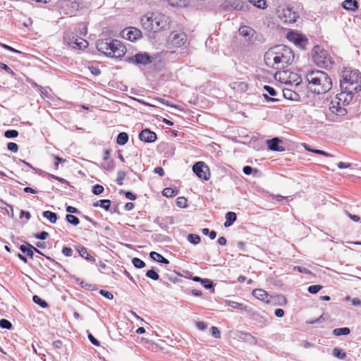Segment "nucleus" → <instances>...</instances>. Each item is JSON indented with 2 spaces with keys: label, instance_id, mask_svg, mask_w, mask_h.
<instances>
[{
  "label": "nucleus",
  "instance_id": "nucleus-56",
  "mask_svg": "<svg viewBox=\"0 0 361 361\" xmlns=\"http://www.w3.org/2000/svg\"><path fill=\"white\" fill-rule=\"evenodd\" d=\"M49 233L46 231H42L39 233L37 234L35 237L40 240H45L48 238Z\"/></svg>",
  "mask_w": 361,
  "mask_h": 361
},
{
  "label": "nucleus",
  "instance_id": "nucleus-9",
  "mask_svg": "<svg viewBox=\"0 0 361 361\" xmlns=\"http://www.w3.org/2000/svg\"><path fill=\"white\" fill-rule=\"evenodd\" d=\"M126 61L132 64L137 66H146L152 62V59L147 52H140L134 56H128Z\"/></svg>",
  "mask_w": 361,
  "mask_h": 361
},
{
  "label": "nucleus",
  "instance_id": "nucleus-26",
  "mask_svg": "<svg viewBox=\"0 0 361 361\" xmlns=\"http://www.w3.org/2000/svg\"><path fill=\"white\" fill-rule=\"evenodd\" d=\"M236 214L235 212H229L226 214L225 227L231 226L236 220Z\"/></svg>",
  "mask_w": 361,
  "mask_h": 361
},
{
  "label": "nucleus",
  "instance_id": "nucleus-27",
  "mask_svg": "<svg viewBox=\"0 0 361 361\" xmlns=\"http://www.w3.org/2000/svg\"><path fill=\"white\" fill-rule=\"evenodd\" d=\"M252 319L258 323L264 324L267 323V319L259 312H254L251 310V312H249Z\"/></svg>",
  "mask_w": 361,
  "mask_h": 361
},
{
  "label": "nucleus",
  "instance_id": "nucleus-11",
  "mask_svg": "<svg viewBox=\"0 0 361 361\" xmlns=\"http://www.w3.org/2000/svg\"><path fill=\"white\" fill-rule=\"evenodd\" d=\"M192 171L200 178L204 179L205 180L209 179V169L204 162H197L195 164H194Z\"/></svg>",
  "mask_w": 361,
  "mask_h": 361
},
{
  "label": "nucleus",
  "instance_id": "nucleus-53",
  "mask_svg": "<svg viewBox=\"0 0 361 361\" xmlns=\"http://www.w3.org/2000/svg\"><path fill=\"white\" fill-rule=\"evenodd\" d=\"M99 293L102 295H103L104 297H105L106 298L109 299V300H111L114 298V295H113V294L111 292H109V291L105 290H101L99 291Z\"/></svg>",
  "mask_w": 361,
  "mask_h": 361
},
{
  "label": "nucleus",
  "instance_id": "nucleus-17",
  "mask_svg": "<svg viewBox=\"0 0 361 361\" xmlns=\"http://www.w3.org/2000/svg\"><path fill=\"white\" fill-rule=\"evenodd\" d=\"M187 37L186 35L183 32L175 33L173 35L171 38V42L177 46L180 47L183 45L186 41Z\"/></svg>",
  "mask_w": 361,
  "mask_h": 361
},
{
  "label": "nucleus",
  "instance_id": "nucleus-32",
  "mask_svg": "<svg viewBox=\"0 0 361 361\" xmlns=\"http://www.w3.org/2000/svg\"><path fill=\"white\" fill-rule=\"evenodd\" d=\"M43 216L47 219L51 223L54 224L57 220V216L54 212L45 211L42 214Z\"/></svg>",
  "mask_w": 361,
  "mask_h": 361
},
{
  "label": "nucleus",
  "instance_id": "nucleus-3",
  "mask_svg": "<svg viewBox=\"0 0 361 361\" xmlns=\"http://www.w3.org/2000/svg\"><path fill=\"white\" fill-rule=\"evenodd\" d=\"M308 87L314 93L324 94L332 87V81L326 73L319 70H313L306 75Z\"/></svg>",
  "mask_w": 361,
  "mask_h": 361
},
{
  "label": "nucleus",
  "instance_id": "nucleus-1",
  "mask_svg": "<svg viewBox=\"0 0 361 361\" xmlns=\"http://www.w3.org/2000/svg\"><path fill=\"white\" fill-rule=\"evenodd\" d=\"M295 56L290 48L279 44L270 48L264 54L266 65L271 68L280 70L291 64Z\"/></svg>",
  "mask_w": 361,
  "mask_h": 361
},
{
  "label": "nucleus",
  "instance_id": "nucleus-19",
  "mask_svg": "<svg viewBox=\"0 0 361 361\" xmlns=\"http://www.w3.org/2000/svg\"><path fill=\"white\" fill-rule=\"evenodd\" d=\"M239 33L243 37L250 39L255 35V30L247 25H243L239 28Z\"/></svg>",
  "mask_w": 361,
  "mask_h": 361
},
{
  "label": "nucleus",
  "instance_id": "nucleus-37",
  "mask_svg": "<svg viewBox=\"0 0 361 361\" xmlns=\"http://www.w3.org/2000/svg\"><path fill=\"white\" fill-rule=\"evenodd\" d=\"M188 240L192 244L197 245L200 242V237L197 234L191 233L188 235Z\"/></svg>",
  "mask_w": 361,
  "mask_h": 361
},
{
  "label": "nucleus",
  "instance_id": "nucleus-59",
  "mask_svg": "<svg viewBox=\"0 0 361 361\" xmlns=\"http://www.w3.org/2000/svg\"><path fill=\"white\" fill-rule=\"evenodd\" d=\"M345 214L350 219H352L353 221H355V222H357L360 221V218L359 216L357 215H355V214H351L350 213H349L348 212L345 211Z\"/></svg>",
  "mask_w": 361,
  "mask_h": 361
},
{
  "label": "nucleus",
  "instance_id": "nucleus-48",
  "mask_svg": "<svg viewBox=\"0 0 361 361\" xmlns=\"http://www.w3.org/2000/svg\"><path fill=\"white\" fill-rule=\"evenodd\" d=\"M125 177H126V173L124 171H118V176H117V179H116V183H118V185H123V180H124Z\"/></svg>",
  "mask_w": 361,
  "mask_h": 361
},
{
  "label": "nucleus",
  "instance_id": "nucleus-31",
  "mask_svg": "<svg viewBox=\"0 0 361 361\" xmlns=\"http://www.w3.org/2000/svg\"><path fill=\"white\" fill-rule=\"evenodd\" d=\"M128 140V135L126 133H120L116 138V142L119 145H124Z\"/></svg>",
  "mask_w": 361,
  "mask_h": 361
},
{
  "label": "nucleus",
  "instance_id": "nucleus-60",
  "mask_svg": "<svg viewBox=\"0 0 361 361\" xmlns=\"http://www.w3.org/2000/svg\"><path fill=\"white\" fill-rule=\"evenodd\" d=\"M196 326L201 331L205 330L207 327V324L204 322H197L196 323Z\"/></svg>",
  "mask_w": 361,
  "mask_h": 361
},
{
  "label": "nucleus",
  "instance_id": "nucleus-45",
  "mask_svg": "<svg viewBox=\"0 0 361 361\" xmlns=\"http://www.w3.org/2000/svg\"><path fill=\"white\" fill-rule=\"evenodd\" d=\"M0 326L2 329H11L12 328V324L8 320L2 319L0 320Z\"/></svg>",
  "mask_w": 361,
  "mask_h": 361
},
{
  "label": "nucleus",
  "instance_id": "nucleus-18",
  "mask_svg": "<svg viewBox=\"0 0 361 361\" xmlns=\"http://www.w3.org/2000/svg\"><path fill=\"white\" fill-rule=\"evenodd\" d=\"M252 295L257 299L263 302H269V295L267 291L263 289L256 288L252 290Z\"/></svg>",
  "mask_w": 361,
  "mask_h": 361
},
{
  "label": "nucleus",
  "instance_id": "nucleus-49",
  "mask_svg": "<svg viewBox=\"0 0 361 361\" xmlns=\"http://www.w3.org/2000/svg\"><path fill=\"white\" fill-rule=\"evenodd\" d=\"M306 149L310 151V152H312L314 154H321V155H323V156H325V157H331V154L324 152V151H322V150H320V149H312L309 147H306Z\"/></svg>",
  "mask_w": 361,
  "mask_h": 361
},
{
  "label": "nucleus",
  "instance_id": "nucleus-14",
  "mask_svg": "<svg viewBox=\"0 0 361 361\" xmlns=\"http://www.w3.org/2000/svg\"><path fill=\"white\" fill-rule=\"evenodd\" d=\"M283 143V141L279 137H274L271 140H267V145L268 148L271 151L275 152H283L285 151V147L281 144Z\"/></svg>",
  "mask_w": 361,
  "mask_h": 361
},
{
  "label": "nucleus",
  "instance_id": "nucleus-43",
  "mask_svg": "<svg viewBox=\"0 0 361 361\" xmlns=\"http://www.w3.org/2000/svg\"><path fill=\"white\" fill-rule=\"evenodd\" d=\"M176 205L181 208H185L187 206V200L184 197H179L176 199Z\"/></svg>",
  "mask_w": 361,
  "mask_h": 361
},
{
  "label": "nucleus",
  "instance_id": "nucleus-58",
  "mask_svg": "<svg viewBox=\"0 0 361 361\" xmlns=\"http://www.w3.org/2000/svg\"><path fill=\"white\" fill-rule=\"evenodd\" d=\"M201 282L207 289H209L212 287V282L209 279L201 280Z\"/></svg>",
  "mask_w": 361,
  "mask_h": 361
},
{
  "label": "nucleus",
  "instance_id": "nucleus-2",
  "mask_svg": "<svg viewBox=\"0 0 361 361\" xmlns=\"http://www.w3.org/2000/svg\"><path fill=\"white\" fill-rule=\"evenodd\" d=\"M341 92L343 100H353L361 91V73L351 68H343L339 75Z\"/></svg>",
  "mask_w": 361,
  "mask_h": 361
},
{
  "label": "nucleus",
  "instance_id": "nucleus-62",
  "mask_svg": "<svg viewBox=\"0 0 361 361\" xmlns=\"http://www.w3.org/2000/svg\"><path fill=\"white\" fill-rule=\"evenodd\" d=\"M243 171L246 175H250L253 171V169L251 166H245L243 167Z\"/></svg>",
  "mask_w": 361,
  "mask_h": 361
},
{
  "label": "nucleus",
  "instance_id": "nucleus-64",
  "mask_svg": "<svg viewBox=\"0 0 361 361\" xmlns=\"http://www.w3.org/2000/svg\"><path fill=\"white\" fill-rule=\"evenodd\" d=\"M274 314L277 317H282L284 315V311L282 309H276Z\"/></svg>",
  "mask_w": 361,
  "mask_h": 361
},
{
  "label": "nucleus",
  "instance_id": "nucleus-42",
  "mask_svg": "<svg viewBox=\"0 0 361 361\" xmlns=\"http://www.w3.org/2000/svg\"><path fill=\"white\" fill-rule=\"evenodd\" d=\"M146 276L154 281L158 280L159 278V274L153 269L148 270L146 273Z\"/></svg>",
  "mask_w": 361,
  "mask_h": 361
},
{
  "label": "nucleus",
  "instance_id": "nucleus-63",
  "mask_svg": "<svg viewBox=\"0 0 361 361\" xmlns=\"http://www.w3.org/2000/svg\"><path fill=\"white\" fill-rule=\"evenodd\" d=\"M337 166L339 169H347L351 166V164L341 161L338 163Z\"/></svg>",
  "mask_w": 361,
  "mask_h": 361
},
{
  "label": "nucleus",
  "instance_id": "nucleus-35",
  "mask_svg": "<svg viewBox=\"0 0 361 361\" xmlns=\"http://www.w3.org/2000/svg\"><path fill=\"white\" fill-rule=\"evenodd\" d=\"M66 219L68 223L74 226H77L80 223L79 219L71 214L66 215Z\"/></svg>",
  "mask_w": 361,
  "mask_h": 361
},
{
  "label": "nucleus",
  "instance_id": "nucleus-10",
  "mask_svg": "<svg viewBox=\"0 0 361 361\" xmlns=\"http://www.w3.org/2000/svg\"><path fill=\"white\" fill-rule=\"evenodd\" d=\"M121 36L122 38L129 40L130 42H135L142 37V32L140 30L133 27H126L121 32Z\"/></svg>",
  "mask_w": 361,
  "mask_h": 361
},
{
  "label": "nucleus",
  "instance_id": "nucleus-23",
  "mask_svg": "<svg viewBox=\"0 0 361 361\" xmlns=\"http://www.w3.org/2000/svg\"><path fill=\"white\" fill-rule=\"evenodd\" d=\"M283 97L292 101H297L299 99V95L295 91L290 90L288 88H285L283 90Z\"/></svg>",
  "mask_w": 361,
  "mask_h": 361
},
{
  "label": "nucleus",
  "instance_id": "nucleus-40",
  "mask_svg": "<svg viewBox=\"0 0 361 361\" xmlns=\"http://www.w3.org/2000/svg\"><path fill=\"white\" fill-rule=\"evenodd\" d=\"M132 263L134 265V267L137 269H141L145 267V262L137 257H134L132 259Z\"/></svg>",
  "mask_w": 361,
  "mask_h": 361
},
{
  "label": "nucleus",
  "instance_id": "nucleus-57",
  "mask_svg": "<svg viewBox=\"0 0 361 361\" xmlns=\"http://www.w3.org/2000/svg\"><path fill=\"white\" fill-rule=\"evenodd\" d=\"M123 190H121L120 191V193H123ZM124 194L126 197V198L130 200H135L136 199V195H134L133 193H132L131 192H124Z\"/></svg>",
  "mask_w": 361,
  "mask_h": 361
},
{
  "label": "nucleus",
  "instance_id": "nucleus-5",
  "mask_svg": "<svg viewBox=\"0 0 361 361\" xmlns=\"http://www.w3.org/2000/svg\"><path fill=\"white\" fill-rule=\"evenodd\" d=\"M312 59L314 63L321 68H331L334 61L328 52L322 47L314 46L312 51Z\"/></svg>",
  "mask_w": 361,
  "mask_h": 361
},
{
  "label": "nucleus",
  "instance_id": "nucleus-51",
  "mask_svg": "<svg viewBox=\"0 0 361 361\" xmlns=\"http://www.w3.org/2000/svg\"><path fill=\"white\" fill-rule=\"evenodd\" d=\"M211 333L212 336L216 338H219L221 336V332L219 330V329L216 326H212L211 328Z\"/></svg>",
  "mask_w": 361,
  "mask_h": 361
},
{
  "label": "nucleus",
  "instance_id": "nucleus-25",
  "mask_svg": "<svg viewBox=\"0 0 361 361\" xmlns=\"http://www.w3.org/2000/svg\"><path fill=\"white\" fill-rule=\"evenodd\" d=\"M149 256L153 260L156 262H161L165 264H169V261L158 252L154 251L151 252Z\"/></svg>",
  "mask_w": 361,
  "mask_h": 361
},
{
  "label": "nucleus",
  "instance_id": "nucleus-52",
  "mask_svg": "<svg viewBox=\"0 0 361 361\" xmlns=\"http://www.w3.org/2000/svg\"><path fill=\"white\" fill-rule=\"evenodd\" d=\"M264 89L271 95V96H276V91L275 89L271 86L265 85L264 87Z\"/></svg>",
  "mask_w": 361,
  "mask_h": 361
},
{
  "label": "nucleus",
  "instance_id": "nucleus-46",
  "mask_svg": "<svg viewBox=\"0 0 361 361\" xmlns=\"http://www.w3.org/2000/svg\"><path fill=\"white\" fill-rule=\"evenodd\" d=\"M322 288V286L319 285H312L308 287V292L311 294H315L318 293Z\"/></svg>",
  "mask_w": 361,
  "mask_h": 361
},
{
  "label": "nucleus",
  "instance_id": "nucleus-7",
  "mask_svg": "<svg viewBox=\"0 0 361 361\" xmlns=\"http://www.w3.org/2000/svg\"><path fill=\"white\" fill-rule=\"evenodd\" d=\"M63 40L67 44L75 49H82L88 46V42L85 39L69 32L64 33Z\"/></svg>",
  "mask_w": 361,
  "mask_h": 361
},
{
  "label": "nucleus",
  "instance_id": "nucleus-28",
  "mask_svg": "<svg viewBox=\"0 0 361 361\" xmlns=\"http://www.w3.org/2000/svg\"><path fill=\"white\" fill-rule=\"evenodd\" d=\"M77 250L79 252V255L82 257H84L85 259H87V261H90V262L94 261V257L87 252V248H85L84 247H78L77 248Z\"/></svg>",
  "mask_w": 361,
  "mask_h": 361
},
{
  "label": "nucleus",
  "instance_id": "nucleus-16",
  "mask_svg": "<svg viewBox=\"0 0 361 361\" xmlns=\"http://www.w3.org/2000/svg\"><path fill=\"white\" fill-rule=\"evenodd\" d=\"M225 302L228 306L231 307V308L244 310L247 312H251V308H250L248 306L245 305L243 303L228 300H226Z\"/></svg>",
  "mask_w": 361,
  "mask_h": 361
},
{
  "label": "nucleus",
  "instance_id": "nucleus-44",
  "mask_svg": "<svg viewBox=\"0 0 361 361\" xmlns=\"http://www.w3.org/2000/svg\"><path fill=\"white\" fill-rule=\"evenodd\" d=\"M4 135L7 138H14L18 135V132L16 130H8L4 133Z\"/></svg>",
  "mask_w": 361,
  "mask_h": 361
},
{
  "label": "nucleus",
  "instance_id": "nucleus-54",
  "mask_svg": "<svg viewBox=\"0 0 361 361\" xmlns=\"http://www.w3.org/2000/svg\"><path fill=\"white\" fill-rule=\"evenodd\" d=\"M62 253L66 257H71L73 254V250L71 247H63Z\"/></svg>",
  "mask_w": 361,
  "mask_h": 361
},
{
  "label": "nucleus",
  "instance_id": "nucleus-6",
  "mask_svg": "<svg viewBox=\"0 0 361 361\" xmlns=\"http://www.w3.org/2000/svg\"><path fill=\"white\" fill-rule=\"evenodd\" d=\"M345 97L343 93L340 92L337 94L336 96L329 104V110L333 113L338 116H344L347 111L345 109V106L349 104L352 100H343Z\"/></svg>",
  "mask_w": 361,
  "mask_h": 361
},
{
  "label": "nucleus",
  "instance_id": "nucleus-20",
  "mask_svg": "<svg viewBox=\"0 0 361 361\" xmlns=\"http://www.w3.org/2000/svg\"><path fill=\"white\" fill-rule=\"evenodd\" d=\"M20 250L22 252L25 254L27 256L30 257H33L34 252H36L40 255H42V253L37 250L36 247H33L32 245L28 244L27 245H22L20 247Z\"/></svg>",
  "mask_w": 361,
  "mask_h": 361
},
{
  "label": "nucleus",
  "instance_id": "nucleus-47",
  "mask_svg": "<svg viewBox=\"0 0 361 361\" xmlns=\"http://www.w3.org/2000/svg\"><path fill=\"white\" fill-rule=\"evenodd\" d=\"M104 191V187L101 185L97 184L94 185L92 188V192L94 195H99L102 193Z\"/></svg>",
  "mask_w": 361,
  "mask_h": 361
},
{
  "label": "nucleus",
  "instance_id": "nucleus-13",
  "mask_svg": "<svg viewBox=\"0 0 361 361\" xmlns=\"http://www.w3.org/2000/svg\"><path fill=\"white\" fill-rule=\"evenodd\" d=\"M167 17L161 13H147L145 16H142L140 23H166Z\"/></svg>",
  "mask_w": 361,
  "mask_h": 361
},
{
  "label": "nucleus",
  "instance_id": "nucleus-29",
  "mask_svg": "<svg viewBox=\"0 0 361 361\" xmlns=\"http://www.w3.org/2000/svg\"><path fill=\"white\" fill-rule=\"evenodd\" d=\"M170 5L177 7H187L190 4V0H167Z\"/></svg>",
  "mask_w": 361,
  "mask_h": 361
},
{
  "label": "nucleus",
  "instance_id": "nucleus-22",
  "mask_svg": "<svg viewBox=\"0 0 361 361\" xmlns=\"http://www.w3.org/2000/svg\"><path fill=\"white\" fill-rule=\"evenodd\" d=\"M238 337L243 341L250 345H256L257 343L256 338L249 333L240 332Z\"/></svg>",
  "mask_w": 361,
  "mask_h": 361
},
{
  "label": "nucleus",
  "instance_id": "nucleus-36",
  "mask_svg": "<svg viewBox=\"0 0 361 361\" xmlns=\"http://www.w3.org/2000/svg\"><path fill=\"white\" fill-rule=\"evenodd\" d=\"M249 3L259 8H264L267 4L265 0H249Z\"/></svg>",
  "mask_w": 361,
  "mask_h": 361
},
{
  "label": "nucleus",
  "instance_id": "nucleus-21",
  "mask_svg": "<svg viewBox=\"0 0 361 361\" xmlns=\"http://www.w3.org/2000/svg\"><path fill=\"white\" fill-rule=\"evenodd\" d=\"M231 6L235 10L243 11L248 9L250 4L247 1L235 0L231 3Z\"/></svg>",
  "mask_w": 361,
  "mask_h": 361
},
{
  "label": "nucleus",
  "instance_id": "nucleus-38",
  "mask_svg": "<svg viewBox=\"0 0 361 361\" xmlns=\"http://www.w3.org/2000/svg\"><path fill=\"white\" fill-rule=\"evenodd\" d=\"M177 193L178 192L176 190L171 188H166L162 192L163 195L167 197H174L177 195Z\"/></svg>",
  "mask_w": 361,
  "mask_h": 361
},
{
  "label": "nucleus",
  "instance_id": "nucleus-39",
  "mask_svg": "<svg viewBox=\"0 0 361 361\" xmlns=\"http://www.w3.org/2000/svg\"><path fill=\"white\" fill-rule=\"evenodd\" d=\"M32 300L35 303L39 305L40 307L45 308L48 306L47 302L40 298L38 295H34L32 297Z\"/></svg>",
  "mask_w": 361,
  "mask_h": 361
},
{
  "label": "nucleus",
  "instance_id": "nucleus-50",
  "mask_svg": "<svg viewBox=\"0 0 361 361\" xmlns=\"http://www.w3.org/2000/svg\"><path fill=\"white\" fill-rule=\"evenodd\" d=\"M8 149L10 150L12 152H17L18 149V146L15 142H9L7 145Z\"/></svg>",
  "mask_w": 361,
  "mask_h": 361
},
{
  "label": "nucleus",
  "instance_id": "nucleus-41",
  "mask_svg": "<svg viewBox=\"0 0 361 361\" xmlns=\"http://www.w3.org/2000/svg\"><path fill=\"white\" fill-rule=\"evenodd\" d=\"M291 78L293 80V82L295 83V85H298L300 83L301 79L297 74H292ZM284 80L285 83H292V81L290 80H285V78H283Z\"/></svg>",
  "mask_w": 361,
  "mask_h": 361
},
{
  "label": "nucleus",
  "instance_id": "nucleus-55",
  "mask_svg": "<svg viewBox=\"0 0 361 361\" xmlns=\"http://www.w3.org/2000/svg\"><path fill=\"white\" fill-rule=\"evenodd\" d=\"M0 68L6 71L8 73L11 75H14V72L5 63H0Z\"/></svg>",
  "mask_w": 361,
  "mask_h": 361
},
{
  "label": "nucleus",
  "instance_id": "nucleus-12",
  "mask_svg": "<svg viewBox=\"0 0 361 361\" xmlns=\"http://www.w3.org/2000/svg\"><path fill=\"white\" fill-rule=\"evenodd\" d=\"M279 17L283 23H295L299 18L298 15L289 7L279 11Z\"/></svg>",
  "mask_w": 361,
  "mask_h": 361
},
{
  "label": "nucleus",
  "instance_id": "nucleus-24",
  "mask_svg": "<svg viewBox=\"0 0 361 361\" xmlns=\"http://www.w3.org/2000/svg\"><path fill=\"white\" fill-rule=\"evenodd\" d=\"M342 6L346 10L355 11L358 8V3L356 0H345Z\"/></svg>",
  "mask_w": 361,
  "mask_h": 361
},
{
  "label": "nucleus",
  "instance_id": "nucleus-61",
  "mask_svg": "<svg viewBox=\"0 0 361 361\" xmlns=\"http://www.w3.org/2000/svg\"><path fill=\"white\" fill-rule=\"evenodd\" d=\"M88 338L93 345L96 346L99 345V342L91 334L88 335Z\"/></svg>",
  "mask_w": 361,
  "mask_h": 361
},
{
  "label": "nucleus",
  "instance_id": "nucleus-8",
  "mask_svg": "<svg viewBox=\"0 0 361 361\" xmlns=\"http://www.w3.org/2000/svg\"><path fill=\"white\" fill-rule=\"evenodd\" d=\"M286 37L288 41L301 49H304L308 44V39L306 36L296 30L288 31Z\"/></svg>",
  "mask_w": 361,
  "mask_h": 361
},
{
  "label": "nucleus",
  "instance_id": "nucleus-15",
  "mask_svg": "<svg viewBox=\"0 0 361 361\" xmlns=\"http://www.w3.org/2000/svg\"><path fill=\"white\" fill-rule=\"evenodd\" d=\"M139 138L146 142H154L157 140V135L149 129H144L140 133Z\"/></svg>",
  "mask_w": 361,
  "mask_h": 361
},
{
  "label": "nucleus",
  "instance_id": "nucleus-33",
  "mask_svg": "<svg viewBox=\"0 0 361 361\" xmlns=\"http://www.w3.org/2000/svg\"><path fill=\"white\" fill-rule=\"evenodd\" d=\"M350 332V330L348 327L337 328L333 331V334L336 336L348 335Z\"/></svg>",
  "mask_w": 361,
  "mask_h": 361
},
{
  "label": "nucleus",
  "instance_id": "nucleus-34",
  "mask_svg": "<svg viewBox=\"0 0 361 361\" xmlns=\"http://www.w3.org/2000/svg\"><path fill=\"white\" fill-rule=\"evenodd\" d=\"M332 354L334 357L341 360L345 359L346 357V353L342 349L338 348H334Z\"/></svg>",
  "mask_w": 361,
  "mask_h": 361
},
{
  "label": "nucleus",
  "instance_id": "nucleus-4",
  "mask_svg": "<svg viewBox=\"0 0 361 361\" xmlns=\"http://www.w3.org/2000/svg\"><path fill=\"white\" fill-rule=\"evenodd\" d=\"M97 49L110 58L121 59L126 54V46L119 40L101 39L96 42Z\"/></svg>",
  "mask_w": 361,
  "mask_h": 361
},
{
  "label": "nucleus",
  "instance_id": "nucleus-30",
  "mask_svg": "<svg viewBox=\"0 0 361 361\" xmlns=\"http://www.w3.org/2000/svg\"><path fill=\"white\" fill-rule=\"evenodd\" d=\"M94 207H100L105 210H109L111 206V201L109 200H101L93 204Z\"/></svg>",
  "mask_w": 361,
  "mask_h": 361
}]
</instances>
